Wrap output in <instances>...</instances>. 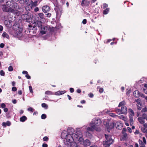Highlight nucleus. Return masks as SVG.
<instances>
[{
  "label": "nucleus",
  "mask_w": 147,
  "mask_h": 147,
  "mask_svg": "<svg viewBox=\"0 0 147 147\" xmlns=\"http://www.w3.org/2000/svg\"><path fill=\"white\" fill-rule=\"evenodd\" d=\"M28 30L29 33L31 32L32 34H35L37 32V27L39 28L40 33L42 34H44L49 30V26H42L41 23L40 22H31L28 24Z\"/></svg>",
  "instance_id": "f257e3e1"
},
{
  "label": "nucleus",
  "mask_w": 147,
  "mask_h": 147,
  "mask_svg": "<svg viewBox=\"0 0 147 147\" xmlns=\"http://www.w3.org/2000/svg\"><path fill=\"white\" fill-rule=\"evenodd\" d=\"M65 139L67 142L71 143V147H77V145L76 143L73 142L74 140L71 134H68Z\"/></svg>",
  "instance_id": "f03ea898"
},
{
  "label": "nucleus",
  "mask_w": 147,
  "mask_h": 147,
  "mask_svg": "<svg viewBox=\"0 0 147 147\" xmlns=\"http://www.w3.org/2000/svg\"><path fill=\"white\" fill-rule=\"evenodd\" d=\"M115 112L118 114H126L127 113V108L126 106H123L121 108V109L115 108Z\"/></svg>",
  "instance_id": "7ed1b4c3"
},
{
  "label": "nucleus",
  "mask_w": 147,
  "mask_h": 147,
  "mask_svg": "<svg viewBox=\"0 0 147 147\" xmlns=\"http://www.w3.org/2000/svg\"><path fill=\"white\" fill-rule=\"evenodd\" d=\"M22 17L23 20H26V22H29L32 21V18H33V16L31 15L30 13L28 12L27 14H24Z\"/></svg>",
  "instance_id": "20e7f679"
},
{
  "label": "nucleus",
  "mask_w": 147,
  "mask_h": 147,
  "mask_svg": "<svg viewBox=\"0 0 147 147\" xmlns=\"http://www.w3.org/2000/svg\"><path fill=\"white\" fill-rule=\"evenodd\" d=\"M6 4H3L2 5L3 7L2 8V10L3 11L6 12H9L10 11L11 12H13L14 11V10L12 8H9L8 7H7Z\"/></svg>",
  "instance_id": "39448f33"
},
{
  "label": "nucleus",
  "mask_w": 147,
  "mask_h": 147,
  "mask_svg": "<svg viewBox=\"0 0 147 147\" xmlns=\"http://www.w3.org/2000/svg\"><path fill=\"white\" fill-rule=\"evenodd\" d=\"M105 125L107 128L108 131H109L108 130L111 129L114 127V124L113 122H106V123L105 124Z\"/></svg>",
  "instance_id": "423d86ee"
},
{
  "label": "nucleus",
  "mask_w": 147,
  "mask_h": 147,
  "mask_svg": "<svg viewBox=\"0 0 147 147\" xmlns=\"http://www.w3.org/2000/svg\"><path fill=\"white\" fill-rule=\"evenodd\" d=\"M92 121L94 124V125H95V126L100 125L102 123L101 119L97 118H94Z\"/></svg>",
  "instance_id": "0eeeda50"
},
{
  "label": "nucleus",
  "mask_w": 147,
  "mask_h": 147,
  "mask_svg": "<svg viewBox=\"0 0 147 147\" xmlns=\"http://www.w3.org/2000/svg\"><path fill=\"white\" fill-rule=\"evenodd\" d=\"M14 30V31L18 30L20 32L22 31V29L20 27V26L18 24H15L13 26L12 28Z\"/></svg>",
  "instance_id": "6e6552de"
},
{
  "label": "nucleus",
  "mask_w": 147,
  "mask_h": 147,
  "mask_svg": "<svg viewBox=\"0 0 147 147\" xmlns=\"http://www.w3.org/2000/svg\"><path fill=\"white\" fill-rule=\"evenodd\" d=\"M50 10V7L48 5L44 6L42 7V11L45 13H47L49 12Z\"/></svg>",
  "instance_id": "1a4fd4ad"
},
{
  "label": "nucleus",
  "mask_w": 147,
  "mask_h": 147,
  "mask_svg": "<svg viewBox=\"0 0 147 147\" xmlns=\"http://www.w3.org/2000/svg\"><path fill=\"white\" fill-rule=\"evenodd\" d=\"M90 3V1L87 0H82L81 5L83 6L88 7Z\"/></svg>",
  "instance_id": "9d476101"
},
{
  "label": "nucleus",
  "mask_w": 147,
  "mask_h": 147,
  "mask_svg": "<svg viewBox=\"0 0 147 147\" xmlns=\"http://www.w3.org/2000/svg\"><path fill=\"white\" fill-rule=\"evenodd\" d=\"M82 136L81 131L80 129L76 130V133L74 135V137L76 138H78L79 137Z\"/></svg>",
  "instance_id": "9b49d317"
},
{
  "label": "nucleus",
  "mask_w": 147,
  "mask_h": 147,
  "mask_svg": "<svg viewBox=\"0 0 147 147\" xmlns=\"http://www.w3.org/2000/svg\"><path fill=\"white\" fill-rule=\"evenodd\" d=\"M113 144V141H109V142L106 140H105L103 143V145L104 147H109L110 145Z\"/></svg>",
  "instance_id": "f8f14e48"
},
{
  "label": "nucleus",
  "mask_w": 147,
  "mask_h": 147,
  "mask_svg": "<svg viewBox=\"0 0 147 147\" xmlns=\"http://www.w3.org/2000/svg\"><path fill=\"white\" fill-rule=\"evenodd\" d=\"M11 21L9 20H5L4 22V24L5 26L8 28L11 27L12 26L11 24Z\"/></svg>",
  "instance_id": "ddd939ff"
},
{
  "label": "nucleus",
  "mask_w": 147,
  "mask_h": 147,
  "mask_svg": "<svg viewBox=\"0 0 147 147\" xmlns=\"http://www.w3.org/2000/svg\"><path fill=\"white\" fill-rule=\"evenodd\" d=\"M14 2L13 0H9L6 2V4L9 8H11V6Z\"/></svg>",
  "instance_id": "4468645a"
},
{
  "label": "nucleus",
  "mask_w": 147,
  "mask_h": 147,
  "mask_svg": "<svg viewBox=\"0 0 147 147\" xmlns=\"http://www.w3.org/2000/svg\"><path fill=\"white\" fill-rule=\"evenodd\" d=\"M90 144L91 143L90 141L88 139L86 140L83 141V145L85 147L89 146L90 145Z\"/></svg>",
  "instance_id": "2eb2a0df"
},
{
  "label": "nucleus",
  "mask_w": 147,
  "mask_h": 147,
  "mask_svg": "<svg viewBox=\"0 0 147 147\" xmlns=\"http://www.w3.org/2000/svg\"><path fill=\"white\" fill-rule=\"evenodd\" d=\"M68 134V133L66 131H63L61 133V137L62 139H65L67 136Z\"/></svg>",
  "instance_id": "dca6fc26"
},
{
  "label": "nucleus",
  "mask_w": 147,
  "mask_h": 147,
  "mask_svg": "<svg viewBox=\"0 0 147 147\" xmlns=\"http://www.w3.org/2000/svg\"><path fill=\"white\" fill-rule=\"evenodd\" d=\"M105 136L106 138L105 140L109 142V141H113V140L111 138V136L109 135L105 134Z\"/></svg>",
  "instance_id": "f3484780"
},
{
  "label": "nucleus",
  "mask_w": 147,
  "mask_h": 147,
  "mask_svg": "<svg viewBox=\"0 0 147 147\" xmlns=\"http://www.w3.org/2000/svg\"><path fill=\"white\" fill-rule=\"evenodd\" d=\"M55 11L56 12L57 16L60 17L62 14V9L58 8L56 9Z\"/></svg>",
  "instance_id": "a211bd4d"
},
{
  "label": "nucleus",
  "mask_w": 147,
  "mask_h": 147,
  "mask_svg": "<svg viewBox=\"0 0 147 147\" xmlns=\"http://www.w3.org/2000/svg\"><path fill=\"white\" fill-rule=\"evenodd\" d=\"M133 95L136 98H138L140 96V93L138 90H136L133 92Z\"/></svg>",
  "instance_id": "6ab92c4d"
},
{
  "label": "nucleus",
  "mask_w": 147,
  "mask_h": 147,
  "mask_svg": "<svg viewBox=\"0 0 147 147\" xmlns=\"http://www.w3.org/2000/svg\"><path fill=\"white\" fill-rule=\"evenodd\" d=\"M22 32H20L18 30L14 31L13 33H14V34H13V35L16 37H18L20 36V35H21Z\"/></svg>",
  "instance_id": "aec40b11"
},
{
  "label": "nucleus",
  "mask_w": 147,
  "mask_h": 147,
  "mask_svg": "<svg viewBox=\"0 0 147 147\" xmlns=\"http://www.w3.org/2000/svg\"><path fill=\"white\" fill-rule=\"evenodd\" d=\"M116 127L117 128L119 129H121L122 128L123 124L122 123L119 122H117L116 123Z\"/></svg>",
  "instance_id": "412c9836"
},
{
  "label": "nucleus",
  "mask_w": 147,
  "mask_h": 147,
  "mask_svg": "<svg viewBox=\"0 0 147 147\" xmlns=\"http://www.w3.org/2000/svg\"><path fill=\"white\" fill-rule=\"evenodd\" d=\"M96 128V126L95 125H93L91 126L90 127H88L87 128V131H94V129H95Z\"/></svg>",
  "instance_id": "4be33fe9"
},
{
  "label": "nucleus",
  "mask_w": 147,
  "mask_h": 147,
  "mask_svg": "<svg viewBox=\"0 0 147 147\" xmlns=\"http://www.w3.org/2000/svg\"><path fill=\"white\" fill-rule=\"evenodd\" d=\"M38 15L40 18V20L42 21L45 20V16L43 13H39Z\"/></svg>",
  "instance_id": "5701e85b"
},
{
  "label": "nucleus",
  "mask_w": 147,
  "mask_h": 147,
  "mask_svg": "<svg viewBox=\"0 0 147 147\" xmlns=\"http://www.w3.org/2000/svg\"><path fill=\"white\" fill-rule=\"evenodd\" d=\"M66 92V91L65 90L63 91H58L57 92H56L55 94L56 95H61L62 94H63L65 93Z\"/></svg>",
  "instance_id": "b1692460"
},
{
  "label": "nucleus",
  "mask_w": 147,
  "mask_h": 147,
  "mask_svg": "<svg viewBox=\"0 0 147 147\" xmlns=\"http://www.w3.org/2000/svg\"><path fill=\"white\" fill-rule=\"evenodd\" d=\"M18 8L19 6L17 3H16L15 2L13 3V4L11 6V8H12L13 9H18Z\"/></svg>",
  "instance_id": "393cba45"
},
{
  "label": "nucleus",
  "mask_w": 147,
  "mask_h": 147,
  "mask_svg": "<svg viewBox=\"0 0 147 147\" xmlns=\"http://www.w3.org/2000/svg\"><path fill=\"white\" fill-rule=\"evenodd\" d=\"M134 116H131L129 115V122L130 124L131 125H132L134 123V120L133 117Z\"/></svg>",
  "instance_id": "a878e982"
},
{
  "label": "nucleus",
  "mask_w": 147,
  "mask_h": 147,
  "mask_svg": "<svg viewBox=\"0 0 147 147\" xmlns=\"http://www.w3.org/2000/svg\"><path fill=\"white\" fill-rule=\"evenodd\" d=\"M138 120L139 123L142 124H144L145 123L144 119L142 117H139L138 118Z\"/></svg>",
  "instance_id": "bb28decb"
},
{
  "label": "nucleus",
  "mask_w": 147,
  "mask_h": 147,
  "mask_svg": "<svg viewBox=\"0 0 147 147\" xmlns=\"http://www.w3.org/2000/svg\"><path fill=\"white\" fill-rule=\"evenodd\" d=\"M128 112L129 113V115L134 116V113L133 110L131 108L128 109Z\"/></svg>",
  "instance_id": "cd10ccee"
},
{
  "label": "nucleus",
  "mask_w": 147,
  "mask_h": 147,
  "mask_svg": "<svg viewBox=\"0 0 147 147\" xmlns=\"http://www.w3.org/2000/svg\"><path fill=\"white\" fill-rule=\"evenodd\" d=\"M27 119V117L24 116V115L22 116V117H20V121L22 122H24L25 121H26Z\"/></svg>",
  "instance_id": "c85d7f7f"
},
{
  "label": "nucleus",
  "mask_w": 147,
  "mask_h": 147,
  "mask_svg": "<svg viewBox=\"0 0 147 147\" xmlns=\"http://www.w3.org/2000/svg\"><path fill=\"white\" fill-rule=\"evenodd\" d=\"M126 105V103L125 101L123 100L121 102H120L118 106V107H121L123 106H125V105Z\"/></svg>",
  "instance_id": "c756f323"
},
{
  "label": "nucleus",
  "mask_w": 147,
  "mask_h": 147,
  "mask_svg": "<svg viewBox=\"0 0 147 147\" xmlns=\"http://www.w3.org/2000/svg\"><path fill=\"white\" fill-rule=\"evenodd\" d=\"M138 142L140 144V147H145V144L143 142L142 140H139Z\"/></svg>",
  "instance_id": "7c9ffc66"
},
{
  "label": "nucleus",
  "mask_w": 147,
  "mask_h": 147,
  "mask_svg": "<svg viewBox=\"0 0 147 147\" xmlns=\"http://www.w3.org/2000/svg\"><path fill=\"white\" fill-rule=\"evenodd\" d=\"M2 36L4 38L6 37L7 38H9V35L6 32H4L3 33Z\"/></svg>",
  "instance_id": "2f4dec72"
},
{
  "label": "nucleus",
  "mask_w": 147,
  "mask_h": 147,
  "mask_svg": "<svg viewBox=\"0 0 147 147\" xmlns=\"http://www.w3.org/2000/svg\"><path fill=\"white\" fill-rule=\"evenodd\" d=\"M123 137L121 138L122 140H125L127 138V133L123 134Z\"/></svg>",
  "instance_id": "473e14b6"
},
{
  "label": "nucleus",
  "mask_w": 147,
  "mask_h": 147,
  "mask_svg": "<svg viewBox=\"0 0 147 147\" xmlns=\"http://www.w3.org/2000/svg\"><path fill=\"white\" fill-rule=\"evenodd\" d=\"M147 127H141V129L143 133H146V129Z\"/></svg>",
  "instance_id": "72a5a7b5"
},
{
  "label": "nucleus",
  "mask_w": 147,
  "mask_h": 147,
  "mask_svg": "<svg viewBox=\"0 0 147 147\" xmlns=\"http://www.w3.org/2000/svg\"><path fill=\"white\" fill-rule=\"evenodd\" d=\"M77 139H78V141L81 144V142L83 143V141H84V139L82 137V136L79 137L78 138H76Z\"/></svg>",
  "instance_id": "f704fd0d"
},
{
  "label": "nucleus",
  "mask_w": 147,
  "mask_h": 147,
  "mask_svg": "<svg viewBox=\"0 0 147 147\" xmlns=\"http://www.w3.org/2000/svg\"><path fill=\"white\" fill-rule=\"evenodd\" d=\"M109 11V8H107L105 9L103 11V14H107Z\"/></svg>",
  "instance_id": "c9c22d12"
},
{
  "label": "nucleus",
  "mask_w": 147,
  "mask_h": 147,
  "mask_svg": "<svg viewBox=\"0 0 147 147\" xmlns=\"http://www.w3.org/2000/svg\"><path fill=\"white\" fill-rule=\"evenodd\" d=\"M38 1H36L34 2H33L32 1V5L33 6L36 7L37 5V2Z\"/></svg>",
  "instance_id": "e433bc0d"
},
{
  "label": "nucleus",
  "mask_w": 147,
  "mask_h": 147,
  "mask_svg": "<svg viewBox=\"0 0 147 147\" xmlns=\"http://www.w3.org/2000/svg\"><path fill=\"white\" fill-rule=\"evenodd\" d=\"M141 112L142 113L147 112V109L146 107H145L142 109Z\"/></svg>",
  "instance_id": "4c0bfd02"
},
{
  "label": "nucleus",
  "mask_w": 147,
  "mask_h": 147,
  "mask_svg": "<svg viewBox=\"0 0 147 147\" xmlns=\"http://www.w3.org/2000/svg\"><path fill=\"white\" fill-rule=\"evenodd\" d=\"M117 117H118V118H119V119H121L124 120H125V116L123 115H120V116H118Z\"/></svg>",
  "instance_id": "58836bf2"
},
{
  "label": "nucleus",
  "mask_w": 147,
  "mask_h": 147,
  "mask_svg": "<svg viewBox=\"0 0 147 147\" xmlns=\"http://www.w3.org/2000/svg\"><path fill=\"white\" fill-rule=\"evenodd\" d=\"M42 107L45 108L46 109H47L48 108V105L45 103H43L41 105Z\"/></svg>",
  "instance_id": "ea45409f"
},
{
  "label": "nucleus",
  "mask_w": 147,
  "mask_h": 147,
  "mask_svg": "<svg viewBox=\"0 0 147 147\" xmlns=\"http://www.w3.org/2000/svg\"><path fill=\"white\" fill-rule=\"evenodd\" d=\"M109 115L111 116L112 117H116L118 116L115 115V114L112 113H109Z\"/></svg>",
  "instance_id": "a19ab883"
},
{
  "label": "nucleus",
  "mask_w": 147,
  "mask_h": 147,
  "mask_svg": "<svg viewBox=\"0 0 147 147\" xmlns=\"http://www.w3.org/2000/svg\"><path fill=\"white\" fill-rule=\"evenodd\" d=\"M135 102H137V103L138 104V105H139V104H141V100L140 99H138L137 100H135Z\"/></svg>",
  "instance_id": "79ce46f5"
},
{
  "label": "nucleus",
  "mask_w": 147,
  "mask_h": 147,
  "mask_svg": "<svg viewBox=\"0 0 147 147\" xmlns=\"http://www.w3.org/2000/svg\"><path fill=\"white\" fill-rule=\"evenodd\" d=\"M45 94H46L50 95L52 94V92L48 90L45 92Z\"/></svg>",
  "instance_id": "37998d69"
},
{
  "label": "nucleus",
  "mask_w": 147,
  "mask_h": 147,
  "mask_svg": "<svg viewBox=\"0 0 147 147\" xmlns=\"http://www.w3.org/2000/svg\"><path fill=\"white\" fill-rule=\"evenodd\" d=\"M0 74L2 76H4L5 75V73L3 70H1L0 71Z\"/></svg>",
  "instance_id": "c03bdc74"
},
{
  "label": "nucleus",
  "mask_w": 147,
  "mask_h": 147,
  "mask_svg": "<svg viewBox=\"0 0 147 147\" xmlns=\"http://www.w3.org/2000/svg\"><path fill=\"white\" fill-rule=\"evenodd\" d=\"M147 117V115L145 113H143L142 117L144 119H145Z\"/></svg>",
  "instance_id": "a18cd8bd"
},
{
  "label": "nucleus",
  "mask_w": 147,
  "mask_h": 147,
  "mask_svg": "<svg viewBox=\"0 0 147 147\" xmlns=\"http://www.w3.org/2000/svg\"><path fill=\"white\" fill-rule=\"evenodd\" d=\"M47 117L46 115L45 114H42L41 116V119H45Z\"/></svg>",
  "instance_id": "49530a36"
},
{
  "label": "nucleus",
  "mask_w": 147,
  "mask_h": 147,
  "mask_svg": "<svg viewBox=\"0 0 147 147\" xmlns=\"http://www.w3.org/2000/svg\"><path fill=\"white\" fill-rule=\"evenodd\" d=\"M43 139L44 141L47 142L49 140V138L47 137L46 136L43 138Z\"/></svg>",
  "instance_id": "de8ad7c7"
},
{
  "label": "nucleus",
  "mask_w": 147,
  "mask_h": 147,
  "mask_svg": "<svg viewBox=\"0 0 147 147\" xmlns=\"http://www.w3.org/2000/svg\"><path fill=\"white\" fill-rule=\"evenodd\" d=\"M54 28L53 27L51 28L49 27V30L50 32H53L54 31Z\"/></svg>",
  "instance_id": "09e8293b"
},
{
  "label": "nucleus",
  "mask_w": 147,
  "mask_h": 147,
  "mask_svg": "<svg viewBox=\"0 0 147 147\" xmlns=\"http://www.w3.org/2000/svg\"><path fill=\"white\" fill-rule=\"evenodd\" d=\"M88 96L89 97L92 98H93L94 96V94L92 93H90L88 94Z\"/></svg>",
  "instance_id": "8fccbe9b"
},
{
  "label": "nucleus",
  "mask_w": 147,
  "mask_h": 147,
  "mask_svg": "<svg viewBox=\"0 0 147 147\" xmlns=\"http://www.w3.org/2000/svg\"><path fill=\"white\" fill-rule=\"evenodd\" d=\"M29 90H30V92L31 93H33V91L32 90V88L31 86H29Z\"/></svg>",
  "instance_id": "3c124183"
},
{
  "label": "nucleus",
  "mask_w": 147,
  "mask_h": 147,
  "mask_svg": "<svg viewBox=\"0 0 147 147\" xmlns=\"http://www.w3.org/2000/svg\"><path fill=\"white\" fill-rule=\"evenodd\" d=\"M126 131H127V129L126 128H123V129L122 130V134L126 133Z\"/></svg>",
  "instance_id": "603ef678"
},
{
  "label": "nucleus",
  "mask_w": 147,
  "mask_h": 147,
  "mask_svg": "<svg viewBox=\"0 0 147 147\" xmlns=\"http://www.w3.org/2000/svg\"><path fill=\"white\" fill-rule=\"evenodd\" d=\"M8 70L9 71H12L13 70V68L12 66H9L8 67Z\"/></svg>",
  "instance_id": "864d4df0"
},
{
  "label": "nucleus",
  "mask_w": 147,
  "mask_h": 147,
  "mask_svg": "<svg viewBox=\"0 0 147 147\" xmlns=\"http://www.w3.org/2000/svg\"><path fill=\"white\" fill-rule=\"evenodd\" d=\"M28 111L32 112L34 111L33 109L32 108L30 107L28 108Z\"/></svg>",
  "instance_id": "5fc2aeb1"
},
{
  "label": "nucleus",
  "mask_w": 147,
  "mask_h": 147,
  "mask_svg": "<svg viewBox=\"0 0 147 147\" xmlns=\"http://www.w3.org/2000/svg\"><path fill=\"white\" fill-rule=\"evenodd\" d=\"M108 7V5L106 3H104L103 4V9H105L106 8Z\"/></svg>",
  "instance_id": "6e6d98bb"
},
{
  "label": "nucleus",
  "mask_w": 147,
  "mask_h": 147,
  "mask_svg": "<svg viewBox=\"0 0 147 147\" xmlns=\"http://www.w3.org/2000/svg\"><path fill=\"white\" fill-rule=\"evenodd\" d=\"M104 91L103 89L102 88H99V92L100 93L103 92Z\"/></svg>",
  "instance_id": "4d7b16f0"
},
{
  "label": "nucleus",
  "mask_w": 147,
  "mask_h": 147,
  "mask_svg": "<svg viewBox=\"0 0 147 147\" xmlns=\"http://www.w3.org/2000/svg\"><path fill=\"white\" fill-rule=\"evenodd\" d=\"M25 77L27 78L28 79H30L31 78L30 76L28 74L26 75Z\"/></svg>",
  "instance_id": "13d9d810"
},
{
  "label": "nucleus",
  "mask_w": 147,
  "mask_h": 147,
  "mask_svg": "<svg viewBox=\"0 0 147 147\" xmlns=\"http://www.w3.org/2000/svg\"><path fill=\"white\" fill-rule=\"evenodd\" d=\"M82 23L84 24H85L87 23V20L86 19H84L82 22Z\"/></svg>",
  "instance_id": "bf43d9fd"
},
{
  "label": "nucleus",
  "mask_w": 147,
  "mask_h": 147,
  "mask_svg": "<svg viewBox=\"0 0 147 147\" xmlns=\"http://www.w3.org/2000/svg\"><path fill=\"white\" fill-rule=\"evenodd\" d=\"M137 109L139 110H140L142 109V107L139 106L138 105H137Z\"/></svg>",
  "instance_id": "052dcab7"
},
{
  "label": "nucleus",
  "mask_w": 147,
  "mask_h": 147,
  "mask_svg": "<svg viewBox=\"0 0 147 147\" xmlns=\"http://www.w3.org/2000/svg\"><path fill=\"white\" fill-rule=\"evenodd\" d=\"M142 140L144 143L145 144H146V142L145 138L144 137H143L142 138Z\"/></svg>",
  "instance_id": "680f3d73"
},
{
  "label": "nucleus",
  "mask_w": 147,
  "mask_h": 147,
  "mask_svg": "<svg viewBox=\"0 0 147 147\" xmlns=\"http://www.w3.org/2000/svg\"><path fill=\"white\" fill-rule=\"evenodd\" d=\"M17 88L16 87H13L12 88V91L15 92L17 90Z\"/></svg>",
  "instance_id": "e2e57ef3"
},
{
  "label": "nucleus",
  "mask_w": 147,
  "mask_h": 147,
  "mask_svg": "<svg viewBox=\"0 0 147 147\" xmlns=\"http://www.w3.org/2000/svg\"><path fill=\"white\" fill-rule=\"evenodd\" d=\"M46 16L47 17L49 18L51 16V13H48L47 14H46Z\"/></svg>",
  "instance_id": "0e129e2a"
},
{
  "label": "nucleus",
  "mask_w": 147,
  "mask_h": 147,
  "mask_svg": "<svg viewBox=\"0 0 147 147\" xmlns=\"http://www.w3.org/2000/svg\"><path fill=\"white\" fill-rule=\"evenodd\" d=\"M127 129L128 131L130 133L132 132V130L131 128L129 127H127Z\"/></svg>",
  "instance_id": "69168bd1"
},
{
  "label": "nucleus",
  "mask_w": 147,
  "mask_h": 147,
  "mask_svg": "<svg viewBox=\"0 0 147 147\" xmlns=\"http://www.w3.org/2000/svg\"><path fill=\"white\" fill-rule=\"evenodd\" d=\"M1 106L2 108H4L6 107V105L4 103H3L1 104Z\"/></svg>",
  "instance_id": "338daca9"
},
{
  "label": "nucleus",
  "mask_w": 147,
  "mask_h": 147,
  "mask_svg": "<svg viewBox=\"0 0 147 147\" xmlns=\"http://www.w3.org/2000/svg\"><path fill=\"white\" fill-rule=\"evenodd\" d=\"M6 123V125H7L8 126H9L11 125V123L9 121H7Z\"/></svg>",
  "instance_id": "774afa93"
}]
</instances>
